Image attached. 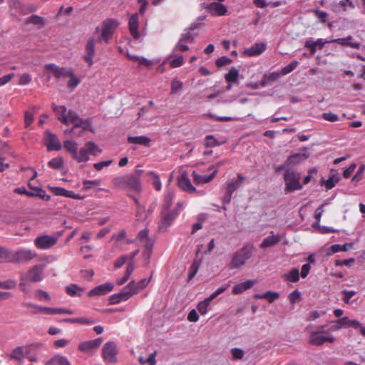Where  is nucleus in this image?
<instances>
[{
    "mask_svg": "<svg viewBox=\"0 0 365 365\" xmlns=\"http://www.w3.org/2000/svg\"><path fill=\"white\" fill-rule=\"evenodd\" d=\"M53 109L58 116V120L65 125L73 124L72 132L76 136H81L83 130H92L91 121L90 119H82L73 110L67 112L65 106H53Z\"/></svg>",
    "mask_w": 365,
    "mask_h": 365,
    "instance_id": "obj_1",
    "label": "nucleus"
},
{
    "mask_svg": "<svg viewBox=\"0 0 365 365\" xmlns=\"http://www.w3.org/2000/svg\"><path fill=\"white\" fill-rule=\"evenodd\" d=\"M64 148L71 154L74 160L78 163H86L90 160V155H96L102 152L98 145L93 142L88 141L85 145L78 150V143L72 140H65Z\"/></svg>",
    "mask_w": 365,
    "mask_h": 365,
    "instance_id": "obj_2",
    "label": "nucleus"
},
{
    "mask_svg": "<svg viewBox=\"0 0 365 365\" xmlns=\"http://www.w3.org/2000/svg\"><path fill=\"white\" fill-rule=\"evenodd\" d=\"M327 324L317 325L307 327L309 332V344L313 346H322L323 344H334L336 338L327 330Z\"/></svg>",
    "mask_w": 365,
    "mask_h": 365,
    "instance_id": "obj_3",
    "label": "nucleus"
},
{
    "mask_svg": "<svg viewBox=\"0 0 365 365\" xmlns=\"http://www.w3.org/2000/svg\"><path fill=\"white\" fill-rule=\"evenodd\" d=\"M119 24L118 21L114 19H108L103 21L101 34L96 38V41L99 43H108Z\"/></svg>",
    "mask_w": 365,
    "mask_h": 365,
    "instance_id": "obj_4",
    "label": "nucleus"
},
{
    "mask_svg": "<svg viewBox=\"0 0 365 365\" xmlns=\"http://www.w3.org/2000/svg\"><path fill=\"white\" fill-rule=\"evenodd\" d=\"M284 178L286 191L293 192L302 188L300 183L301 175L299 173L289 170L285 173Z\"/></svg>",
    "mask_w": 365,
    "mask_h": 365,
    "instance_id": "obj_5",
    "label": "nucleus"
},
{
    "mask_svg": "<svg viewBox=\"0 0 365 365\" xmlns=\"http://www.w3.org/2000/svg\"><path fill=\"white\" fill-rule=\"evenodd\" d=\"M252 250L248 247H244L239 251L236 252L230 264L231 269H237L241 267L251 257Z\"/></svg>",
    "mask_w": 365,
    "mask_h": 365,
    "instance_id": "obj_6",
    "label": "nucleus"
},
{
    "mask_svg": "<svg viewBox=\"0 0 365 365\" xmlns=\"http://www.w3.org/2000/svg\"><path fill=\"white\" fill-rule=\"evenodd\" d=\"M36 251L26 248H19L14 251L13 263H26L36 257Z\"/></svg>",
    "mask_w": 365,
    "mask_h": 365,
    "instance_id": "obj_7",
    "label": "nucleus"
},
{
    "mask_svg": "<svg viewBox=\"0 0 365 365\" xmlns=\"http://www.w3.org/2000/svg\"><path fill=\"white\" fill-rule=\"evenodd\" d=\"M30 346H19L13 349L11 352L6 354V356L9 360L15 361L21 364L24 363V359L30 353Z\"/></svg>",
    "mask_w": 365,
    "mask_h": 365,
    "instance_id": "obj_8",
    "label": "nucleus"
},
{
    "mask_svg": "<svg viewBox=\"0 0 365 365\" xmlns=\"http://www.w3.org/2000/svg\"><path fill=\"white\" fill-rule=\"evenodd\" d=\"M117 354L118 349L115 343L108 341L103 345L102 349V356L107 363H115L117 361Z\"/></svg>",
    "mask_w": 365,
    "mask_h": 365,
    "instance_id": "obj_9",
    "label": "nucleus"
},
{
    "mask_svg": "<svg viewBox=\"0 0 365 365\" xmlns=\"http://www.w3.org/2000/svg\"><path fill=\"white\" fill-rule=\"evenodd\" d=\"M58 237L53 235H44L34 240V245L38 250H46L53 247L57 242Z\"/></svg>",
    "mask_w": 365,
    "mask_h": 365,
    "instance_id": "obj_10",
    "label": "nucleus"
},
{
    "mask_svg": "<svg viewBox=\"0 0 365 365\" xmlns=\"http://www.w3.org/2000/svg\"><path fill=\"white\" fill-rule=\"evenodd\" d=\"M45 143L48 151L60 150L62 148L61 141L56 135L48 130L45 132Z\"/></svg>",
    "mask_w": 365,
    "mask_h": 365,
    "instance_id": "obj_11",
    "label": "nucleus"
},
{
    "mask_svg": "<svg viewBox=\"0 0 365 365\" xmlns=\"http://www.w3.org/2000/svg\"><path fill=\"white\" fill-rule=\"evenodd\" d=\"M179 212L178 209L169 211L168 212H163L161 221L158 225V228L160 231H165L169 227L176 217L178 215Z\"/></svg>",
    "mask_w": 365,
    "mask_h": 365,
    "instance_id": "obj_12",
    "label": "nucleus"
},
{
    "mask_svg": "<svg viewBox=\"0 0 365 365\" xmlns=\"http://www.w3.org/2000/svg\"><path fill=\"white\" fill-rule=\"evenodd\" d=\"M47 71H50L57 78H66L70 75H72L73 70L70 68H61L56 64L49 63L45 66Z\"/></svg>",
    "mask_w": 365,
    "mask_h": 365,
    "instance_id": "obj_13",
    "label": "nucleus"
},
{
    "mask_svg": "<svg viewBox=\"0 0 365 365\" xmlns=\"http://www.w3.org/2000/svg\"><path fill=\"white\" fill-rule=\"evenodd\" d=\"M204 8L206 9L212 16H222L227 12V6L219 2H212L208 4H204Z\"/></svg>",
    "mask_w": 365,
    "mask_h": 365,
    "instance_id": "obj_14",
    "label": "nucleus"
},
{
    "mask_svg": "<svg viewBox=\"0 0 365 365\" xmlns=\"http://www.w3.org/2000/svg\"><path fill=\"white\" fill-rule=\"evenodd\" d=\"M114 285L111 282H106L95 287L88 292L89 297L106 295L113 289Z\"/></svg>",
    "mask_w": 365,
    "mask_h": 365,
    "instance_id": "obj_15",
    "label": "nucleus"
},
{
    "mask_svg": "<svg viewBox=\"0 0 365 365\" xmlns=\"http://www.w3.org/2000/svg\"><path fill=\"white\" fill-rule=\"evenodd\" d=\"M179 187L184 191L192 193L197 191L196 188L192 185L188 177L187 173L184 171L180 173L178 178Z\"/></svg>",
    "mask_w": 365,
    "mask_h": 365,
    "instance_id": "obj_16",
    "label": "nucleus"
},
{
    "mask_svg": "<svg viewBox=\"0 0 365 365\" xmlns=\"http://www.w3.org/2000/svg\"><path fill=\"white\" fill-rule=\"evenodd\" d=\"M128 27L130 35L135 39H139L142 37V34L138 31L139 27V14H133L128 21Z\"/></svg>",
    "mask_w": 365,
    "mask_h": 365,
    "instance_id": "obj_17",
    "label": "nucleus"
},
{
    "mask_svg": "<svg viewBox=\"0 0 365 365\" xmlns=\"http://www.w3.org/2000/svg\"><path fill=\"white\" fill-rule=\"evenodd\" d=\"M44 264H36L28 272V277L32 282H40L44 278Z\"/></svg>",
    "mask_w": 365,
    "mask_h": 365,
    "instance_id": "obj_18",
    "label": "nucleus"
},
{
    "mask_svg": "<svg viewBox=\"0 0 365 365\" xmlns=\"http://www.w3.org/2000/svg\"><path fill=\"white\" fill-rule=\"evenodd\" d=\"M267 49V43L264 42L255 43L252 46L246 48L243 51V54L246 56L252 57L257 56L264 52Z\"/></svg>",
    "mask_w": 365,
    "mask_h": 365,
    "instance_id": "obj_19",
    "label": "nucleus"
},
{
    "mask_svg": "<svg viewBox=\"0 0 365 365\" xmlns=\"http://www.w3.org/2000/svg\"><path fill=\"white\" fill-rule=\"evenodd\" d=\"M103 341L102 338H97L96 339L81 342L78 346V349L85 353H88L93 350L97 349Z\"/></svg>",
    "mask_w": 365,
    "mask_h": 365,
    "instance_id": "obj_20",
    "label": "nucleus"
},
{
    "mask_svg": "<svg viewBox=\"0 0 365 365\" xmlns=\"http://www.w3.org/2000/svg\"><path fill=\"white\" fill-rule=\"evenodd\" d=\"M332 41L344 47H350L354 49H360L361 48L360 42L355 41L353 36L351 35L344 38H332Z\"/></svg>",
    "mask_w": 365,
    "mask_h": 365,
    "instance_id": "obj_21",
    "label": "nucleus"
},
{
    "mask_svg": "<svg viewBox=\"0 0 365 365\" xmlns=\"http://www.w3.org/2000/svg\"><path fill=\"white\" fill-rule=\"evenodd\" d=\"M95 38L91 37L88 39L86 46V54L83 56V59L88 63V66H92L93 61V58L95 55Z\"/></svg>",
    "mask_w": 365,
    "mask_h": 365,
    "instance_id": "obj_22",
    "label": "nucleus"
},
{
    "mask_svg": "<svg viewBox=\"0 0 365 365\" xmlns=\"http://www.w3.org/2000/svg\"><path fill=\"white\" fill-rule=\"evenodd\" d=\"M334 43L332 39L324 40L323 38H318L317 41H307L304 46L309 48L312 54L317 51V47L319 46L320 49L323 48L325 44Z\"/></svg>",
    "mask_w": 365,
    "mask_h": 365,
    "instance_id": "obj_23",
    "label": "nucleus"
},
{
    "mask_svg": "<svg viewBox=\"0 0 365 365\" xmlns=\"http://www.w3.org/2000/svg\"><path fill=\"white\" fill-rule=\"evenodd\" d=\"M194 182L196 185H202L210 182L215 178V172H211L209 175L200 174L194 170L192 173Z\"/></svg>",
    "mask_w": 365,
    "mask_h": 365,
    "instance_id": "obj_24",
    "label": "nucleus"
},
{
    "mask_svg": "<svg viewBox=\"0 0 365 365\" xmlns=\"http://www.w3.org/2000/svg\"><path fill=\"white\" fill-rule=\"evenodd\" d=\"M256 282H257L256 280L248 279L245 282L238 283L233 287L232 291V294H241L243 292L252 288Z\"/></svg>",
    "mask_w": 365,
    "mask_h": 365,
    "instance_id": "obj_25",
    "label": "nucleus"
},
{
    "mask_svg": "<svg viewBox=\"0 0 365 365\" xmlns=\"http://www.w3.org/2000/svg\"><path fill=\"white\" fill-rule=\"evenodd\" d=\"M245 178L241 174H237V180H231L230 181L227 182L225 191L232 195L233 192L241 186Z\"/></svg>",
    "mask_w": 365,
    "mask_h": 365,
    "instance_id": "obj_26",
    "label": "nucleus"
},
{
    "mask_svg": "<svg viewBox=\"0 0 365 365\" xmlns=\"http://www.w3.org/2000/svg\"><path fill=\"white\" fill-rule=\"evenodd\" d=\"M270 234L271 235L267 237L263 240L262 242L260 245L261 248L273 247L280 242L282 239L281 235H274L273 232H271Z\"/></svg>",
    "mask_w": 365,
    "mask_h": 365,
    "instance_id": "obj_27",
    "label": "nucleus"
},
{
    "mask_svg": "<svg viewBox=\"0 0 365 365\" xmlns=\"http://www.w3.org/2000/svg\"><path fill=\"white\" fill-rule=\"evenodd\" d=\"M126 187L135 191H139L141 188L140 177L135 175H126Z\"/></svg>",
    "mask_w": 365,
    "mask_h": 365,
    "instance_id": "obj_28",
    "label": "nucleus"
},
{
    "mask_svg": "<svg viewBox=\"0 0 365 365\" xmlns=\"http://www.w3.org/2000/svg\"><path fill=\"white\" fill-rule=\"evenodd\" d=\"M282 76V74L280 71L266 73L261 81V86L263 87L268 86L271 82L277 81Z\"/></svg>",
    "mask_w": 365,
    "mask_h": 365,
    "instance_id": "obj_29",
    "label": "nucleus"
},
{
    "mask_svg": "<svg viewBox=\"0 0 365 365\" xmlns=\"http://www.w3.org/2000/svg\"><path fill=\"white\" fill-rule=\"evenodd\" d=\"M308 158H309V154H307V153H294L288 157V158L287 159V160L285 162V164H286V165H296V164H298V163L305 160Z\"/></svg>",
    "mask_w": 365,
    "mask_h": 365,
    "instance_id": "obj_30",
    "label": "nucleus"
},
{
    "mask_svg": "<svg viewBox=\"0 0 365 365\" xmlns=\"http://www.w3.org/2000/svg\"><path fill=\"white\" fill-rule=\"evenodd\" d=\"M133 283H128L125 287L123 288V289L118 293L121 300L123 302L127 301L133 295L137 294L136 289L132 287Z\"/></svg>",
    "mask_w": 365,
    "mask_h": 365,
    "instance_id": "obj_31",
    "label": "nucleus"
},
{
    "mask_svg": "<svg viewBox=\"0 0 365 365\" xmlns=\"http://www.w3.org/2000/svg\"><path fill=\"white\" fill-rule=\"evenodd\" d=\"M148 229H143L140 231L138 234V240L140 241L141 243L143 244V245L148 250H151L153 247V243L149 238L148 236Z\"/></svg>",
    "mask_w": 365,
    "mask_h": 365,
    "instance_id": "obj_32",
    "label": "nucleus"
},
{
    "mask_svg": "<svg viewBox=\"0 0 365 365\" xmlns=\"http://www.w3.org/2000/svg\"><path fill=\"white\" fill-rule=\"evenodd\" d=\"M279 297V294L277 292L267 291L262 294H255L254 295L255 299H267L269 303H272Z\"/></svg>",
    "mask_w": 365,
    "mask_h": 365,
    "instance_id": "obj_33",
    "label": "nucleus"
},
{
    "mask_svg": "<svg viewBox=\"0 0 365 365\" xmlns=\"http://www.w3.org/2000/svg\"><path fill=\"white\" fill-rule=\"evenodd\" d=\"M24 305L27 307H31L35 309L36 313H44L46 314H55L56 308L42 307L40 305L34 304L31 303H24Z\"/></svg>",
    "mask_w": 365,
    "mask_h": 365,
    "instance_id": "obj_34",
    "label": "nucleus"
},
{
    "mask_svg": "<svg viewBox=\"0 0 365 365\" xmlns=\"http://www.w3.org/2000/svg\"><path fill=\"white\" fill-rule=\"evenodd\" d=\"M14 251L0 247V262L13 263Z\"/></svg>",
    "mask_w": 365,
    "mask_h": 365,
    "instance_id": "obj_35",
    "label": "nucleus"
},
{
    "mask_svg": "<svg viewBox=\"0 0 365 365\" xmlns=\"http://www.w3.org/2000/svg\"><path fill=\"white\" fill-rule=\"evenodd\" d=\"M282 278L289 282H297L299 280V271L297 268H292L289 272L282 275Z\"/></svg>",
    "mask_w": 365,
    "mask_h": 365,
    "instance_id": "obj_36",
    "label": "nucleus"
},
{
    "mask_svg": "<svg viewBox=\"0 0 365 365\" xmlns=\"http://www.w3.org/2000/svg\"><path fill=\"white\" fill-rule=\"evenodd\" d=\"M128 142L132 144H139L143 145H148L150 142V138L140 135V136H129Z\"/></svg>",
    "mask_w": 365,
    "mask_h": 365,
    "instance_id": "obj_37",
    "label": "nucleus"
},
{
    "mask_svg": "<svg viewBox=\"0 0 365 365\" xmlns=\"http://www.w3.org/2000/svg\"><path fill=\"white\" fill-rule=\"evenodd\" d=\"M83 291V288L78 286L76 284H71L70 286H67L66 287V292L71 297H80L81 296Z\"/></svg>",
    "mask_w": 365,
    "mask_h": 365,
    "instance_id": "obj_38",
    "label": "nucleus"
},
{
    "mask_svg": "<svg viewBox=\"0 0 365 365\" xmlns=\"http://www.w3.org/2000/svg\"><path fill=\"white\" fill-rule=\"evenodd\" d=\"M189 50V43H185L180 39H179L178 42L174 47L173 51L168 56V59H170V58L173 56L175 55V53L178 51L185 52Z\"/></svg>",
    "mask_w": 365,
    "mask_h": 365,
    "instance_id": "obj_39",
    "label": "nucleus"
},
{
    "mask_svg": "<svg viewBox=\"0 0 365 365\" xmlns=\"http://www.w3.org/2000/svg\"><path fill=\"white\" fill-rule=\"evenodd\" d=\"M167 61H169V63L172 68H178L183 65L184 58L182 55H178L175 53V56H173L170 58V59L166 58Z\"/></svg>",
    "mask_w": 365,
    "mask_h": 365,
    "instance_id": "obj_40",
    "label": "nucleus"
},
{
    "mask_svg": "<svg viewBox=\"0 0 365 365\" xmlns=\"http://www.w3.org/2000/svg\"><path fill=\"white\" fill-rule=\"evenodd\" d=\"M196 36L197 34L192 32L191 30L187 29L181 34L180 39L185 43L191 44L194 42Z\"/></svg>",
    "mask_w": 365,
    "mask_h": 365,
    "instance_id": "obj_41",
    "label": "nucleus"
},
{
    "mask_svg": "<svg viewBox=\"0 0 365 365\" xmlns=\"http://www.w3.org/2000/svg\"><path fill=\"white\" fill-rule=\"evenodd\" d=\"M341 322L343 323L344 328L351 327L354 329L361 328V324L359 321L350 319L347 317H341Z\"/></svg>",
    "mask_w": 365,
    "mask_h": 365,
    "instance_id": "obj_42",
    "label": "nucleus"
},
{
    "mask_svg": "<svg viewBox=\"0 0 365 365\" xmlns=\"http://www.w3.org/2000/svg\"><path fill=\"white\" fill-rule=\"evenodd\" d=\"M48 365H71V364L66 357L56 355L49 361Z\"/></svg>",
    "mask_w": 365,
    "mask_h": 365,
    "instance_id": "obj_43",
    "label": "nucleus"
},
{
    "mask_svg": "<svg viewBox=\"0 0 365 365\" xmlns=\"http://www.w3.org/2000/svg\"><path fill=\"white\" fill-rule=\"evenodd\" d=\"M151 279V277L149 278H144L140 280L138 283H136L134 280L130 281L129 283H133L132 287L136 289V293H138L141 289L146 287L150 281Z\"/></svg>",
    "mask_w": 365,
    "mask_h": 365,
    "instance_id": "obj_44",
    "label": "nucleus"
},
{
    "mask_svg": "<svg viewBox=\"0 0 365 365\" xmlns=\"http://www.w3.org/2000/svg\"><path fill=\"white\" fill-rule=\"evenodd\" d=\"M344 328L343 323L341 322V318L337 320L331 321V325L327 324V327L326 328L329 333L338 331L340 329Z\"/></svg>",
    "mask_w": 365,
    "mask_h": 365,
    "instance_id": "obj_45",
    "label": "nucleus"
},
{
    "mask_svg": "<svg viewBox=\"0 0 365 365\" xmlns=\"http://www.w3.org/2000/svg\"><path fill=\"white\" fill-rule=\"evenodd\" d=\"M64 322L67 323H78L82 324H92L95 323V321L90 320L85 317H78V318H67L63 320Z\"/></svg>",
    "mask_w": 365,
    "mask_h": 365,
    "instance_id": "obj_46",
    "label": "nucleus"
},
{
    "mask_svg": "<svg viewBox=\"0 0 365 365\" xmlns=\"http://www.w3.org/2000/svg\"><path fill=\"white\" fill-rule=\"evenodd\" d=\"M239 76V71L235 68L232 67L230 70V71L225 74V79L228 83H233L236 82Z\"/></svg>",
    "mask_w": 365,
    "mask_h": 365,
    "instance_id": "obj_47",
    "label": "nucleus"
},
{
    "mask_svg": "<svg viewBox=\"0 0 365 365\" xmlns=\"http://www.w3.org/2000/svg\"><path fill=\"white\" fill-rule=\"evenodd\" d=\"M48 164L50 168L55 170H59L63 167V160L62 157H56L52 158Z\"/></svg>",
    "mask_w": 365,
    "mask_h": 365,
    "instance_id": "obj_48",
    "label": "nucleus"
},
{
    "mask_svg": "<svg viewBox=\"0 0 365 365\" xmlns=\"http://www.w3.org/2000/svg\"><path fill=\"white\" fill-rule=\"evenodd\" d=\"M148 175L153 178V185L156 190L160 191L162 189V183L158 174L154 171H150L148 173Z\"/></svg>",
    "mask_w": 365,
    "mask_h": 365,
    "instance_id": "obj_49",
    "label": "nucleus"
},
{
    "mask_svg": "<svg viewBox=\"0 0 365 365\" xmlns=\"http://www.w3.org/2000/svg\"><path fill=\"white\" fill-rule=\"evenodd\" d=\"M210 304L211 303L205 299L197 304V309L201 315H205L208 312Z\"/></svg>",
    "mask_w": 365,
    "mask_h": 365,
    "instance_id": "obj_50",
    "label": "nucleus"
},
{
    "mask_svg": "<svg viewBox=\"0 0 365 365\" xmlns=\"http://www.w3.org/2000/svg\"><path fill=\"white\" fill-rule=\"evenodd\" d=\"M299 63L297 61H293L287 66L282 68L280 71L282 74V76L287 75L289 73H291L292 71H294L297 66H298Z\"/></svg>",
    "mask_w": 365,
    "mask_h": 365,
    "instance_id": "obj_51",
    "label": "nucleus"
},
{
    "mask_svg": "<svg viewBox=\"0 0 365 365\" xmlns=\"http://www.w3.org/2000/svg\"><path fill=\"white\" fill-rule=\"evenodd\" d=\"M155 356H156V351H154L151 353L148 357L145 358L143 356H140L139 358V361L142 364H150V365H155Z\"/></svg>",
    "mask_w": 365,
    "mask_h": 365,
    "instance_id": "obj_52",
    "label": "nucleus"
},
{
    "mask_svg": "<svg viewBox=\"0 0 365 365\" xmlns=\"http://www.w3.org/2000/svg\"><path fill=\"white\" fill-rule=\"evenodd\" d=\"M35 297L39 301H50L51 297L46 292L42 289H38L35 292Z\"/></svg>",
    "mask_w": 365,
    "mask_h": 365,
    "instance_id": "obj_53",
    "label": "nucleus"
},
{
    "mask_svg": "<svg viewBox=\"0 0 365 365\" xmlns=\"http://www.w3.org/2000/svg\"><path fill=\"white\" fill-rule=\"evenodd\" d=\"M205 144L207 148H212L220 145L217 140L211 135L206 136Z\"/></svg>",
    "mask_w": 365,
    "mask_h": 365,
    "instance_id": "obj_54",
    "label": "nucleus"
},
{
    "mask_svg": "<svg viewBox=\"0 0 365 365\" xmlns=\"http://www.w3.org/2000/svg\"><path fill=\"white\" fill-rule=\"evenodd\" d=\"M70 80L68 81V87L71 90L74 89L80 83L79 78L72 71V75H70Z\"/></svg>",
    "mask_w": 365,
    "mask_h": 365,
    "instance_id": "obj_55",
    "label": "nucleus"
},
{
    "mask_svg": "<svg viewBox=\"0 0 365 365\" xmlns=\"http://www.w3.org/2000/svg\"><path fill=\"white\" fill-rule=\"evenodd\" d=\"M17 285V282L14 279H8L4 282H1V289H14Z\"/></svg>",
    "mask_w": 365,
    "mask_h": 365,
    "instance_id": "obj_56",
    "label": "nucleus"
},
{
    "mask_svg": "<svg viewBox=\"0 0 365 365\" xmlns=\"http://www.w3.org/2000/svg\"><path fill=\"white\" fill-rule=\"evenodd\" d=\"M83 185L84 190H88L92 187H98L100 185V181H98L97 180H85L83 181Z\"/></svg>",
    "mask_w": 365,
    "mask_h": 365,
    "instance_id": "obj_57",
    "label": "nucleus"
},
{
    "mask_svg": "<svg viewBox=\"0 0 365 365\" xmlns=\"http://www.w3.org/2000/svg\"><path fill=\"white\" fill-rule=\"evenodd\" d=\"M137 61L140 65H144L146 67H150V66L153 65L154 63H158L160 61V60L150 61L143 56H138Z\"/></svg>",
    "mask_w": 365,
    "mask_h": 365,
    "instance_id": "obj_58",
    "label": "nucleus"
},
{
    "mask_svg": "<svg viewBox=\"0 0 365 365\" xmlns=\"http://www.w3.org/2000/svg\"><path fill=\"white\" fill-rule=\"evenodd\" d=\"M199 269V264L194 261L189 269L188 280H191L197 274Z\"/></svg>",
    "mask_w": 365,
    "mask_h": 365,
    "instance_id": "obj_59",
    "label": "nucleus"
},
{
    "mask_svg": "<svg viewBox=\"0 0 365 365\" xmlns=\"http://www.w3.org/2000/svg\"><path fill=\"white\" fill-rule=\"evenodd\" d=\"M322 118L329 122H335L339 120V117L338 115L333 113H322Z\"/></svg>",
    "mask_w": 365,
    "mask_h": 365,
    "instance_id": "obj_60",
    "label": "nucleus"
},
{
    "mask_svg": "<svg viewBox=\"0 0 365 365\" xmlns=\"http://www.w3.org/2000/svg\"><path fill=\"white\" fill-rule=\"evenodd\" d=\"M128 261L129 262L128 256L127 255H122L115 260L114 266L116 269L120 268Z\"/></svg>",
    "mask_w": 365,
    "mask_h": 365,
    "instance_id": "obj_61",
    "label": "nucleus"
},
{
    "mask_svg": "<svg viewBox=\"0 0 365 365\" xmlns=\"http://www.w3.org/2000/svg\"><path fill=\"white\" fill-rule=\"evenodd\" d=\"M205 19V16H199L195 21H193L190 27L188 28V29L190 30H194V29H196L197 28H199L201 24H202V21Z\"/></svg>",
    "mask_w": 365,
    "mask_h": 365,
    "instance_id": "obj_62",
    "label": "nucleus"
},
{
    "mask_svg": "<svg viewBox=\"0 0 365 365\" xmlns=\"http://www.w3.org/2000/svg\"><path fill=\"white\" fill-rule=\"evenodd\" d=\"M232 60L227 56H222L216 61V65L217 67H222L230 64Z\"/></svg>",
    "mask_w": 365,
    "mask_h": 365,
    "instance_id": "obj_63",
    "label": "nucleus"
},
{
    "mask_svg": "<svg viewBox=\"0 0 365 365\" xmlns=\"http://www.w3.org/2000/svg\"><path fill=\"white\" fill-rule=\"evenodd\" d=\"M182 88V83L177 79H175L171 83V93H175Z\"/></svg>",
    "mask_w": 365,
    "mask_h": 365,
    "instance_id": "obj_64",
    "label": "nucleus"
}]
</instances>
